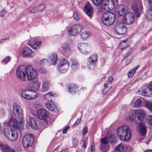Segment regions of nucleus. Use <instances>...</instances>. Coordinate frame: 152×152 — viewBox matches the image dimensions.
I'll return each instance as SVG.
<instances>
[{
    "label": "nucleus",
    "mask_w": 152,
    "mask_h": 152,
    "mask_svg": "<svg viewBox=\"0 0 152 152\" xmlns=\"http://www.w3.org/2000/svg\"><path fill=\"white\" fill-rule=\"evenodd\" d=\"M145 113L142 109L131 110L129 114L128 120L135 124H141L145 117Z\"/></svg>",
    "instance_id": "1"
},
{
    "label": "nucleus",
    "mask_w": 152,
    "mask_h": 152,
    "mask_svg": "<svg viewBox=\"0 0 152 152\" xmlns=\"http://www.w3.org/2000/svg\"><path fill=\"white\" fill-rule=\"evenodd\" d=\"M117 133L119 139L124 141H126L129 140L131 136V131L126 126H123L119 127L117 130Z\"/></svg>",
    "instance_id": "2"
},
{
    "label": "nucleus",
    "mask_w": 152,
    "mask_h": 152,
    "mask_svg": "<svg viewBox=\"0 0 152 152\" xmlns=\"http://www.w3.org/2000/svg\"><path fill=\"white\" fill-rule=\"evenodd\" d=\"M102 20L103 23L105 25L110 26L115 21V15L112 12H106L102 15Z\"/></svg>",
    "instance_id": "3"
},
{
    "label": "nucleus",
    "mask_w": 152,
    "mask_h": 152,
    "mask_svg": "<svg viewBox=\"0 0 152 152\" xmlns=\"http://www.w3.org/2000/svg\"><path fill=\"white\" fill-rule=\"evenodd\" d=\"M3 133L7 138L12 141H15L18 136L17 130L14 128L12 129L10 127H7L4 129Z\"/></svg>",
    "instance_id": "4"
},
{
    "label": "nucleus",
    "mask_w": 152,
    "mask_h": 152,
    "mask_svg": "<svg viewBox=\"0 0 152 152\" xmlns=\"http://www.w3.org/2000/svg\"><path fill=\"white\" fill-rule=\"evenodd\" d=\"M13 110L15 117L20 120L19 122L21 126H23L24 120L23 119V110L19 105L16 103H14L13 105Z\"/></svg>",
    "instance_id": "5"
},
{
    "label": "nucleus",
    "mask_w": 152,
    "mask_h": 152,
    "mask_svg": "<svg viewBox=\"0 0 152 152\" xmlns=\"http://www.w3.org/2000/svg\"><path fill=\"white\" fill-rule=\"evenodd\" d=\"M134 2L132 5V8L137 17H140V13L143 10L141 0H134Z\"/></svg>",
    "instance_id": "6"
},
{
    "label": "nucleus",
    "mask_w": 152,
    "mask_h": 152,
    "mask_svg": "<svg viewBox=\"0 0 152 152\" xmlns=\"http://www.w3.org/2000/svg\"><path fill=\"white\" fill-rule=\"evenodd\" d=\"M37 93L31 90H23L21 93L22 97L23 99L27 100L34 99L37 97Z\"/></svg>",
    "instance_id": "7"
},
{
    "label": "nucleus",
    "mask_w": 152,
    "mask_h": 152,
    "mask_svg": "<svg viewBox=\"0 0 152 152\" xmlns=\"http://www.w3.org/2000/svg\"><path fill=\"white\" fill-rule=\"evenodd\" d=\"M34 140V136L32 134H27L23 138L22 140L23 145L25 148H28L32 145Z\"/></svg>",
    "instance_id": "8"
},
{
    "label": "nucleus",
    "mask_w": 152,
    "mask_h": 152,
    "mask_svg": "<svg viewBox=\"0 0 152 152\" xmlns=\"http://www.w3.org/2000/svg\"><path fill=\"white\" fill-rule=\"evenodd\" d=\"M83 27L79 24L72 26L68 30L70 35L75 36L78 35L83 30Z\"/></svg>",
    "instance_id": "9"
},
{
    "label": "nucleus",
    "mask_w": 152,
    "mask_h": 152,
    "mask_svg": "<svg viewBox=\"0 0 152 152\" xmlns=\"http://www.w3.org/2000/svg\"><path fill=\"white\" fill-rule=\"evenodd\" d=\"M27 77L28 80H32L37 77V72L30 65L27 66Z\"/></svg>",
    "instance_id": "10"
},
{
    "label": "nucleus",
    "mask_w": 152,
    "mask_h": 152,
    "mask_svg": "<svg viewBox=\"0 0 152 152\" xmlns=\"http://www.w3.org/2000/svg\"><path fill=\"white\" fill-rule=\"evenodd\" d=\"M114 31L118 34H124L127 31L126 27L121 23L116 24L114 27Z\"/></svg>",
    "instance_id": "11"
},
{
    "label": "nucleus",
    "mask_w": 152,
    "mask_h": 152,
    "mask_svg": "<svg viewBox=\"0 0 152 152\" xmlns=\"http://www.w3.org/2000/svg\"><path fill=\"white\" fill-rule=\"evenodd\" d=\"M69 67V64L66 58H63L61 60L59 65L58 66V69L60 72L64 73L66 72Z\"/></svg>",
    "instance_id": "12"
},
{
    "label": "nucleus",
    "mask_w": 152,
    "mask_h": 152,
    "mask_svg": "<svg viewBox=\"0 0 152 152\" xmlns=\"http://www.w3.org/2000/svg\"><path fill=\"white\" fill-rule=\"evenodd\" d=\"M26 67L25 65L19 66L16 70V75L20 79L24 78L26 75L27 72Z\"/></svg>",
    "instance_id": "13"
},
{
    "label": "nucleus",
    "mask_w": 152,
    "mask_h": 152,
    "mask_svg": "<svg viewBox=\"0 0 152 152\" xmlns=\"http://www.w3.org/2000/svg\"><path fill=\"white\" fill-rule=\"evenodd\" d=\"M102 8L104 11H108L112 10L115 6L114 2L113 0H104L102 3Z\"/></svg>",
    "instance_id": "14"
},
{
    "label": "nucleus",
    "mask_w": 152,
    "mask_h": 152,
    "mask_svg": "<svg viewBox=\"0 0 152 152\" xmlns=\"http://www.w3.org/2000/svg\"><path fill=\"white\" fill-rule=\"evenodd\" d=\"M134 20V14L130 12L127 13L122 19L123 22L127 25H129L133 23Z\"/></svg>",
    "instance_id": "15"
},
{
    "label": "nucleus",
    "mask_w": 152,
    "mask_h": 152,
    "mask_svg": "<svg viewBox=\"0 0 152 152\" xmlns=\"http://www.w3.org/2000/svg\"><path fill=\"white\" fill-rule=\"evenodd\" d=\"M78 47L80 52L85 54H88L91 49L90 46L87 43H82L80 45H78Z\"/></svg>",
    "instance_id": "16"
},
{
    "label": "nucleus",
    "mask_w": 152,
    "mask_h": 152,
    "mask_svg": "<svg viewBox=\"0 0 152 152\" xmlns=\"http://www.w3.org/2000/svg\"><path fill=\"white\" fill-rule=\"evenodd\" d=\"M21 55L24 57H33L35 55V53L29 48L25 47L23 49Z\"/></svg>",
    "instance_id": "17"
},
{
    "label": "nucleus",
    "mask_w": 152,
    "mask_h": 152,
    "mask_svg": "<svg viewBox=\"0 0 152 152\" xmlns=\"http://www.w3.org/2000/svg\"><path fill=\"white\" fill-rule=\"evenodd\" d=\"M26 121L28 124L32 129H37L38 128L37 121L36 120V118L28 116L27 117Z\"/></svg>",
    "instance_id": "18"
},
{
    "label": "nucleus",
    "mask_w": 152,
    "mask_h": 152,
    "mask_svg": "<svg viewBox=\"0 0 152 152\" xmlns=\"http://www.w3.org/2000/svg\"><path fill=\"white\" fill-rule=\"evenodd\" d=\"M84 10L85 13L91 19L92 17L94 8L89 2H87L85 5Z\"/></svg>",
    "instance_id": "19"
},
{
    "label": "nucleus",
    "mask_w": 152,
    "mask_h": 152,
    "mask_svg": "<svg viewBox=\"0 0 152 152\" xmlns=\"http://www.w3.org/2000/svg\"><path fill=\"white\" fill-rule=\"evenodd\" d=\"M38 117L41 120H45L48 116V112L45 109H42L37 111Z\"/></svg>",
    "instance_id": "20"
},
{
    "label": "nucleus",
    "mask_w": 152,
    "mask_h": 152,
    "mask_svg": "<svg viewBox=\"0 0 152 152\" xmlns=\"http://www.w3.org/2000/svg\"><path fill=\"white\" fill-rule=\"evenodd\" d=\"M127 11V7L124 4L119 5L117 7V14L119 16L124 15Z\"/></svg>",
    "instance_id": "21"
},
{
    "label": "nucleus",
    "mask_w": 152,
    "mask_h": 152,
    "mask_svg": "<svg viewBox=\"0 0 152 152\" xmlns=\"http://www.w3.org/2000/svg\"><path fill=\"white\" fill-rule=\"evenodd\" d=\"M41 41L37 39H32L29 42V44L33 49L37 50L40 47Z\"/></svg>",
    "instance_id": "22"
},
{
    "label": "nucleus",
    "mask_w": 152,
    "mask_h": 152,
    "mask_svg": "<svg viewBox=\"0 0 152 152\" xmlns=\"http://www.w3.org/2000/svg\"><path fill=\"white\" fill-rule=\"evenodd\" d=\"M101 142L102 143L101 145V150L103 152H107L110 148L108 142L105 140V137H104L101 139Z\"/></svg>",
    "instance_id": "23"
},
{
    "label": "nucleus",
    "mask_w": 152,
    "mask_h": 152,
    "mask_svg": "<svg viewBox=\"0 0 152 152\" xmlns=\"http://www.w3.org/2000/svg\"><path fill=\"white\" fill-rule=\"evenodd\" d=\"M104 137H105L106 140L110 143H114L116 141L115 136L110 131L107 132V136Z\"/></svg>",
    "instance_id": "24"
},
{
    "label": "nucleus",
    "mask_w": 152,
    "mask_h": 152,
    "mask_svg": "<svg viewBox=\"0 0 152 152\" xmlns=\"http://www.w3.org/2000/svg\"><path fill=\"white\" fill-rule=\"evenodd\" d=\"M46 107L49 110L53 112L58 111V108L52 101L48 102L46 104Z\"/></svg>",
    "instance_id": "25"
},
{
    "label": "nucleus",
    "mask_w": 152,
    "mask_h": 152,
    "mask_svg": "<svg viewBox=\"0 0 152 152\" xmlns=\"http://www.w3.org/2000/svg\"><path fill=\"white\" fill-rule=\"evenodd\" d=\"M137 127L138 132L142 136H145L146 133V129L145 126L142 124H139Z\"/></svg>",
    "instance_id": "26"
},
{
    "label": "nucleus",
    "mask_w": 152,
    "mask_h": 152,
    "mask_svg": "<svg viewBox=\"0 0 152 152\" xmlns=\"http://www.w3.org/2000/svg\"><path fill=\"white\" fill-rule=\"evenodd\" d=\"M67 87L69 92L72 94H75L77 92L78 89L77 86L74 84H69Z\"/></svg>",
    "instance_id": "27"
},
{
    "label": "nucleus",
    "mask_w": 152,
    "mask_h": 152,
    "mask_svg": "<svg viewBox=\"0 0 152 152\" xmlns=\"http://www.w3.org/2000/svg\"><path fill=\"white\" fill-rule=\"evenodd\" d=\"M8 125L9 126L14 127L18 129L20 127V124L17 122V120L15 119H11L8 122Z\"/></svg>",
    "instance_id": "28"
},
{
    "label": "nucleus",
    "mask_w": 152,
    "mask_h": 152,
    "mask_svg": "<svg viewBox=\"0 0 152 152\" xmlns=\"http://www.w3.org/2000/svg\"><path fill=\"white\" fill-rule=\"evenodd\" d=\"M147 91L148 90L147 88H142L138 90V93L140 95L143 96H151V94L147 92Z\"/></svg>",
    "instance_id": "29"
},
{
    "label": "nucleus",
    "mask_w": 152,
    "mask_h": 152,
    "mask_svg": "<svg viewBox=\"0 0 152 152\" xmlns=\"http://www.w3.org/2000/svg\"><path fill=\"white\" fill-rule=\"evenodd\" d=\"M61 48L62 51L65 53H69L71 50V47L69 43L67 42H66L64 44L62 45Z\"/></svg>",
    "instance_id": "30"
},
{
    "label": "nucleus",
    "mask_w": 152,
    "mask_h": 152,
    "mask_svg": "<svg viewBox=\"0 0 152 152\" xmlns=\"http://www.w3.org/2000/svg\"><path fill=\"white\" fill-rule=\"evenodd\" d=\"M127 147L121 143L118 145L115 148V149L120 152H125L127 150Z\"/></svg>",
    "instance_id": "31"
},
{
    "label": "nucleus",
    "mask_w": 152,
    "mask_h": 152,
    "mask_svg": "<svg viewBox=\"0 0 152 152\" xmlns=\"http://www.w3.org/2000/svg\"><path fill=\"white\" fill-rule=\"evenodd\" d=\"M42 87L43 91H47L50 87L49 82L47 80L44 81L42 83Z\"/></svg>",
    "instance_id": "32"
},
{
    "label": "nucleus",
    "mask_w": 152,
    "mask_h": 152,
    "mask_svg": "<svg viewBox=\"0 0 152 152\" xmlns=\"http://www.w3.org/2000/svg\"><path fill=\"white\" fill-rule=\"evenodd\" d=\"M54 94L53 93L50 92L46 94L44 96V99L48 102L52 101V98L53 97Z\"/></svg>",
    "instance_id": "33"
},
{
    "label": "nucleus",
    "mask_w": 152,
    "mask_h": 152,
    "mask_svg": "<svg viewBox=\"0 0 152 152\" xmlns=\"http://www.w3.org/2000/svg\"><path fill=\"white\" fill-rule=\"evenodd\" d=\"M0 148L3 152H8L11 148L8 145L3 143L0 144Z\"/></svg>",
    "instance_id": "34"
},
{
    "label": "nucleus",
    "mask_w": 152,
    "mask_h": 152,
    "mask_svg": "<svg viewBox=\"0 0 152 152\" xmlns=\"http://www.w3.org/2000/svg\"><path fill=\"white\" fill-rule=\"evenodd\" d=\"M90 35V32L87 31L82 32L80 35V37L83 40L86 39Z\"/></svg>",
    "instance_id": "35"
},
{
    "label": "nucleus",
    "mask_w": 152,
    "mask_h": 152,
    "mask_svg": "<svg viewBox=\"0 0 152 152\" xmlns=\"http://www.w3.org/2000/svg\"><path fill=\"white\" fill-rule=\"evenodd\" d=\"M57 59V55L56 53L51 54L49 56V60L52 62L53 65L56 64Z\"/></svg>",
    "instance_id": "36"
},
{
    "label": "nucleus",
    "mask_w": 152,
    "mask_h": 152,
    "mask_svg": "<svg viewBox=\"0 0 152 152\" xmlns=\"http://www.w3.org/2000/svg\"><path fill=\"white\" fill-rule=\"evenodd\" d=\"M72 64L71 65V67L73 70H76L77 69L79 66L77 61L74 58L72 60Z\"/></svg>",
    "instance_id": "37"
},
{
    "label": "nucleus",
    "mask_w": 152,
    "mask_h": 152,
    "mask_svg": "<svg viewBox=\"0 0 152 152\" xmlns=\"http://www.w3.org/2000/svg\"><path fill=\"white\" fill-rule=\"evenodd\" d=\"M127 42H128L127 40H125L122 41L119 44V46L121 49L126 48L128 45L127 44Z\"/></svg>",
    "instance_id": "38"
},
{
    "label": "nucleus",
    "mask_w": 152,
    "mask_h": 152,
    "mask_svg": "<svg viewBox=\"0 0 152 152\" xmlns=\"http://www.w3.org/2000/svg\"><path fill=\"white\" fill-rule=\"evenodd\" d=\"M32 88L36 90H38L39 89L40 86V83L38 82H32Z\"/></svg>",
    "instance_id": "39"
},
{
    "label": "nucleus",
    "mask_w": 152,
    "mask_h": 152,
    "mask_svg": "<svg viewBox=\"0 0 152 152\" xmlns=\"http://www.w3.org/2000/svg\"><path fill=\"white\" fill-rule=\"evenodd\" d=\"M98 58V55L96 53H94L91 54L88 60L94 62H96Z\"/></svg>",
    "instance_id": "40"
},
{
    "label": "nucleus",
    "mask_w": 152,
    "mask_h": 152,
    "mask_svg": "<svg viewBox=\"0 0 152 152\" xmlns=\"http://www.w3.org/2000/svg\"><path fill=\"white\" fill-rule=\"evenodd\" d=\"M142 99H141L139 98L136 100L134 103V106L136 107H140L142 103Z\"/></svg>",
    "instance_id": "41"
},
{
    "label": "nucleus",
    "mask_w": 152,
    "mask_h": 152,
    "mask_svg": "<svg viewBox=\"0 0 152 152\" xmlns=\"http://www.w3.org/2000/svg\"><path fill=\"white\" fill-rule=\"evenodd\" d=\"M89 62L88 63V67L89 69H92L95 67L96 64V62L91 61L90 60H88Z\"/></svg>",
    "instance_id": "42"
},
{
    "label": "nucleus",
    "mask_w": 152,
    "mask_h": 152,
    "mask_svg": "<svg viewBox=\"0 0 152 152\" xmlns=\"http://www.w3.org/2000/svg\"><path fill=\"white\" fill-rule=\"evenodd\" d=\"M146 107L149 110L152 112V102L148 101L146 102L145 104Z\"/></svg>",
    "instance_id": "43"
},
{
    "label": "nucleus",
    "mask_w": 152,
    "mask_h": 152,
    "mask_svg": "<svg viewBox=\"0 0 152 152\" xmlns=\"http://www.w3.org/2000/svg\"><path fill=\"white\" fill-rule=\"evenodd\" d=\"M28 11L31 13L34 14L37 12V9L35 6L30 7L28 9Z\"/></svg>",
    "instance_id": "44"
},
{
    "label": "nucleus",
    "mask_w": 152,
    "mask_h": 152,
    "mask_svg": "<svg viewBox=\"0 0 152 152\" xmlns=\"http://www.w3.org/2000/svg\"><path fill=\"white\" fill-rule=\"evenodd\" d=\"M147 18L152 21V10H148L146 13Z\"/></svg>",
    "instance_id": "45"
},
{
    "label": "nucleus",
    "mask_w": 152,
    "mask_h": 152,
    "mask_svg": "<svg viewBox=\"0 0 152 152\" xmlns=\"http://www.w3.org/2000/svg\"><path fill=\"white\" fill-rule=\"evenodd\" d=\"M95 151V144L94 142H92L88 149V152H94Z\"/></svg>",
    "instance_id": "46"
},
{
    "label": "nucleus",
    "mask_w": 152,
    "mask_h": 152,
    "mask_svg": "<svg viewBox=\"0 0 152 152\" xmlns=\"http://www.w3.org/2000/svg\"><path fill=\"white\" fill-rule=\"evenodd\" d=\"M132 50L131 48L127 49V52L124 54V56L126 58L128 57L132 53Z\"/></svg>",
    "instance_id": "47"
},
{
    "label": "nucleus",
    "mask_w": 152,
    "mask_h": 152,
    "mask_svg": "<svg viewBox=\"0 0 152 152\" xmlns=\"http://www.w3.org/2000/svg\"><path fill=\"white\" fill-rule=\"evenodd\" d=\"M88 141V140L87 137H84L83 139V144L82 145V147L84 149L86 148L87 146Z\"/></svg>",
    "instance_id": "48"
},
{
    "label": "nucleus",
    "mask_w": 152,
    "mask_h": 152,
    "mask_svg": "<svg viewBox=\"0 0 152 152\" xmlns=\"http://www.w3.org/2000/svg\"><path fill=\"white\" fill-rule=\"evenodd\" d=\"M93 3L95 5H99L102 4L104 0H92Z\"/></svg>",
    "instance_id": "49"
},
{
    "label": "nucleus",
    "mask_w": 152,
    "mask_h": 152,
    "mask_svg": "<svg viewBox=\"0 0 152 152\" xmlns=\"http://www.w3.org/2000/svg\"><path fill=\"white\" fill-rule=\"evenodd\" d=\"M147 122L150 125L152 126V115H149L147 117Z\"/></svg>",
    "instance_id": "50"
},
{
    "label": "nucleus",
    "mask_w": 152,
    "mask_h": 152,
    "mask_svg": "<svg viewBox=\"0 0 152 152\" xmlns=\"http://www.w3.org/2000/svg\"><path fill=\"white\" fill-rule=\"evenodd\" d=\"M45 7L46 6L45 4H42L37 7V10L41 12L43 11Z\"/></svg>",
    "instance_id": "51"
},
{
    "label": "nucleus",
    "mask_w": 152,
    "mask_h": 152,
    "mask_svg": "<svg viewBox=\"0 0 152 152\" xmlns=\"http://www.w3.org/2000/svg\"><path fill=\"white\" fill-rule=\"evenodd\" d=\"M48 60L45 58H44L40 61V64L41 65H45L48 63Z\"/></svg>",
    "instance_id": "52"
},
{
    "label": "nucleus",
    "mask_w": 152,
    "mask_h": 152,
    "mask_svg": "<svg viewBox=\"0 0 152 152\" xmlns=\"http://www.w3.org/2000/svg\"><path fill=\"white\" fill-rule=\"evenodd\" d=\"M135 73L133 70L131 69L128 73V76L129 78L132 77L134 75Z\"/></svg>",
    "instance_id": "53"
},
{
    "label": "nucleus",
    "mask_w": 152,
    "mask_h": 152,
    "mask_svg": "<svg viewBox=\"0 0 152 152\" xmlns=\"http://www.w3.org/2000/svg\"><path fill=\"white\" fill-rule=\"evenodd\" d=\"M101 7H97L96 9V11L97 12H102L103 10V9L102 8V4Z\"/></svg>",
    "instance_id": "54"
},
{
    "label": "nucleus",
    "mask_w": 152,
    "mask_h": 152,
    "mask_svg": "<svg viewBox=\"0 0 152 152\" xmlns=\"http://www.w3.org/2000/svg\"><path fill=\"white\" fill-rule=\"evenodd\" d=\"M104 89L103 90L102 93L103 95H105L107 92V84L105 83L104 85Z\"/></svg>",
    "instance_id": "55"
},
{
    "label": "nucleus",
    "mask_w": 152,
    "mask_h": 152,
    "mask_svg": "<svg viewBox=\"0 0 152 152\" xmlns=\"http://www.w3.org/2000/svg\"><path fill=\"white\" fill-rule=\"evenodd\" d=\"M88 132V128L87 127H85L83 130V134L85 135Z\"/></svg>",
    "instance_id": "56"
},
{
    "label": "nucleus",
    "mask_w": 152,
    "mask_h": 152,
    "mask_svg": "<svg viewBox=\"0 0 152 152\" xmlns=\"http://www.w3.org/2000/svg\"><path fill=\"white\" fill-rule=\"evenodd\" d=\"M70 128V126H68L66 127L63 130L62 133L63 134H66L67 132L68 129Z\"/></svg>",
    "instance_id": "57"
},
{
    "label": "nucleus",
    "mask_w": 152,
    "mask_h": 152,
    "mask_svg": "<svg viewBox=\"0 0 152 152\" xmlns=\"http://www.w3.org/2000/svg\"><path fill=\"white\" fill-rule=\"evenodd\" d=\"M146 4L147 5V7L148 9V10H152V2Z\"/></svg>",
    "instance_id": "58"
},
{
    "label": "nucleus",
    "mask_w": 152,
    "mask_h": 152,
    "mask_svg": "<svg viewBox=\"0 0 152 152\" xmlns=\"http://www.w3.org/2000/svg\"><path fill=\"white\" fill-rule=\"evenodd\" d=\"M73 17L75 20H79V17L76 13H74L73 15Z\"/></svg>",
    "instance_id": "59"
},
{
    "label": "nucleus",
    "mask_w": 152,
    "mask_h": 152,
    "mask_svg": "<svg viewBox=\"0 0 152 152\" xmlns=\"http://www.w3.org/2000/svg\"><path fill=\"white\" fill-rule=\"evenodd\" d=\"M5 14V11L3 9L0 12V16L2 17L4 16Z\"/></svg>",
    "instance_id": "60"
},
{
    "label": "nucleus",
    "mask_w": 152,
    "mask_h": 152,
    "mask_svg": "<svg viewBox=\"0 0 152 152\" xmlns=\"http://www.w3.org/2000/svg\"><path fill=\"white\" fill-rule=\"evenodd\" d=\"M39 72L41 73L44 74L46 72V70L44 68H41L39 69Z\"/></svg>",
    "instance_id": "61"
},
{
    "label": "nucleus",
    "mask_w": 152,
    "mask_h": 152,
    "mask_svg": "<svg viewBox=\"0 0 152 152\" xmlns=\"http://www.w3.org/2000/svg\"><path fill=\"white\" fill-rule=\"evenodd\" d=\"M10 60V58L9 57H6L3 60V61H5L6 63L9 61Z\"/></svg>",
    "instance_id": "62"
},
{
    "label": "nucleus",
    "mask_w": 152,
    "mask_h": 152,
    "mask_svg": "<svg viewBox=\"0 0 152 152\" xmlns=\"http://www.w3.org/2000/svg\"><path fill=\"white\" fill-rule=\"evenodd\" d=\"M148 88L149 91L152 92V82H151L150 84L148 86Z\"/></svg>",
    "instance_id": "63"
},
{
    "label": "nucleus",
    "mask_w": 152,
    "mask_h": 152,
    "mask_svg": "<svg viewBox=\"0 0 152 152\" xmlns=\"http://www.w3.org/2000/svg\"><path fill=\"white\" fill-rule=\"evenodd\" d=\"M81 118H78L76 121L74 125L75 126L77 125L80 123L81 121Z\"/></svg>",
    "instance_id": "64"
}]
</instances>
